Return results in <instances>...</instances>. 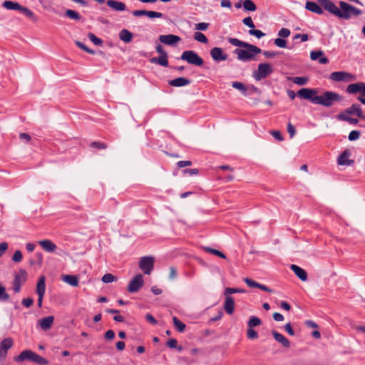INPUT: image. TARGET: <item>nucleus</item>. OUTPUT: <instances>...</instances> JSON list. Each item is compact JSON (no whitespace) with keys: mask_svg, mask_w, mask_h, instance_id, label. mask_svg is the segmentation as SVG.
Listing matches in <instances>:
<instances>
[{"mask_svg":"<svg viewBox=\"0 0 365 365\" xmlns=\"http://www.w3.org/2000/svg\"><path fill=\"white\" fill-rule=\"evenodd\" d=\"M228 41L235 46L241 47V48H236L234 51L237 59L241 61L246 62L253 60L257 54L262 53V50L257 46L237 38H229Z\"/></svg>","mask_w":365,"mask_h":365,"instance_id":"nucleus-1","label":"nucleus"},{"mask_svg":"<svg viewBox=\"0 0 365 365\" xmlns=\"http://www.w3.org/2000/svg\"><path fill=\"white\" fill-rule=\"evenodd\" d=\"M339 6L340 7L339 18L341 19H349L352 16H358L363 14L361 9L343 1L339 2Z\"/></svg>","mask_w":365,"mask_h":365,"instance_id":"nucleus-2","label":"nucleus"},{"mask_svg":"<svg viewBox=\"0 0 365 365\" xmlns=\"http://www.w3.org/2000/svg\"><path fill=\"white\" fill-rule=\"evenodd\" d=\"M341 99L340 96L336 93L332 91H326L321 96H317L315 98V104L322 105L326 107H329L334 104V102Z\"/></svg>","mask_w":365,"mask_h":365,"instance_id":"nucleus-3","label":"nucleus"},{"mask_svg":"<svg viewBox=\"0 0 365 365\" xmlns=\"http://www.w3.org/2000/svg\"><path fill=\"white\" fill-rule=\"evenodd\" d=\"M274 71L272 66L268 63H261L258 65L257 69L252 73V77L256 81H260L267 78Z\"/></svg>","mask_w":365,"mask_h":365,"instance_id":"nucleus-4","label":"nucleus"},{"mask_svg":"<svg viewBox=\"0 0 365 365\" xmlns=\"http://www.w3.org/2000/svg\"><path fill=\"white\" fill-rule=\"evenodd\" d=\"M2 6L8 10H17L24 14L26 16L30 19L34 18V14L28 8L22 6L18 2L11 1H5L2 4Z\"/></svg>","mask_w":365,"mask_h":365,"instance_id":"nucleus-5","label":"nucleus"},{"mask_svg":"<svg viewBox=\"0 0 365 365\" xmlns=\"http://www.w3.org/2000/svg\"><path fill=\"white\" fill-rule=\"evenodd\" d=\"M180 58L188 63L197 66H201L204 63L203 59L193 51H185L182 52Z\"/></svg>","mask_w":365,"mask_h":365,"instance_id":"nucleus-6","label":"nucleus"},{"mask_svg":"<svg viewBox=\"0 0 365 365\" xmlns=\"http://www.w3.org/2000/svg\"><path fill=\"white\" fill-rule=\"evenodd\" d=\"M329 78L337 82H349L355 80V76L346 71H335L330 74Z\"/></svg>","mask_w":365,"mask_h":365,"instance_id":"nucleus-7","label":"nucleus"},{"mask_svg":"<svg viewBox=\"0 0 365 365\" xmlns=\"http://www.w3.org/2000/svg\"><path fill=\"white\" fill-rule=\"evenodd\" d=\"M154 258L153 257H143L139 262L140 269L145 274H150L153 269Z\"/></svg>","mask_w":365,"mask_h":365,"instance_id":"nucleus-8","label":"nucleus"},{"mask_svg":"<svg viewBox=\"0 0 365 365\" xmlns=\"http://www.w3.org/2000/svg\"><path fill=\"white\" fill-rule=\"evenodd\" d=\"M144 281L141 274L135 275L128 286V291L130 293L138 292L143 285Z\"/></svg>","mask_w":365,"mask_h":365,"instance_id":"nucleus-9","label":"nucleus"},{"mask_svg":"<svg viewBox=\"0 0 365 365\" xmlns=\"http://www.w3.org/2000/svg\"><path fill=\"white\" fill-rule=\"evenodd\" d=\"M14 341L11 338L7 337L3 339L0 344V361H4L7 356L8 350L11 348Z\"/></svg>","mask_w":365,"mask_h":365,"instance_id":"nucleus-10","label":"nucleus"},{"mask_svg":"<svg viewBox=\"0 0 365 365\" xmlns=\"http://www.w3.org/2000/svg\"><path fill=\"white\" fill-rule=\"evenodd\" d=\"M317 93L315 89L304 88L298 91L297 94L301 98L309 100L315 104L314 99L317 98Z\"/></svg>","mask_w":365,"mask_h":365,"instance_id":"nucleus-11","label":"nucleus"},{"mask_svg":"<svg viewBox=\"0 0 365 365\" xmlns=\"http://www.w3.org/2000/svg\"><path fill=\"white\" fill-rule=\"evenodd\" d=\"M26 272L24 269H21L19 273L15 276L13 289L16 293L20 292L21 286L26 281Z\"/></svg>","mask_w":365,"mask_h":365,"instance_id":"nucleus-12","label":"nucleus"},{"mask_svg":"<svg viewBox=\"0 0 365 365\" xmlns=\"http://www.w3.org/2000/svg\"><path fill=\"white\" fill-rule=\"evenodd\" d=\"M319 3L325 10L339 18L340 7L338 8L329 0H319Z\"/></svg>","mask_w":365,"mask_h":365,"instance_id":"nucleus-13","label":"nucleus"},{"mask_svg":"<svg viewBox=\"0 0 365 365\" xmlns=\"http://www.w3.org/2000/svg\"><path fill=\"white\" fill-rule=\"evenodd\" d=\"M346 91L351 94L360 93L363 96H365V83L359 82L349 84L346 88Z\"/></svg>","mask_w":365,"mask_h":365,"instance_id":"nucleus-14","label":"nucleus"},{"mask_svg":"<svg viewBox=\"0 0 365 365\" xmlns=\"http://www.w3.org/2000/svg\"><path fill=\"white\" fill-rule=\"evenodd\" d=\"M210 56L215 61L220 62L226 61L227 56L220 47H214L210 50Z\"/></svg>","mask_w":365,"mask_h":365,"instance_id":"nucleus-15","label":"nucleus"},{"mask_svg":"<svg viewBox=\"0 0 365 365\" xmlns=\"http://www.w3.org/2000/svg\"><path fill=\"white\" fill-rule=\"evenodd\" d=\"M159 40L161 43L166 45L172 46L180 41V38L178 36L174 34L160 35Z\"/></svg>","mask_w":365,"mask_h":365,"instance_id":"nucleus-16","label":"nucleus"},{"mask_svg":"<svg viewBox=\"0 0 365 365\" xmlns=\"http://www.w3.org/2000/svg\"><path fill=\"white\" fill-rule=\"evenodd\" d=\"M38 245L41 248L46 252L53 253L55 252L57 246L51 240H42L38 242Z\"/></svg>","mask_w":365,"mask_h":365,"instance_id":"nucleus-17","label":"nucleus"},{"mask_svg":"<svg viewBox=\"0 0 365 365\" xmlns=\"http://www.w3.org/2000/svg\"><path fill=\"white\" fill-rule=\"evenodd\" d=\"M35 352L31 350H24L19 356L14 358L16 362H23L26 360L33 361Z\"/></svg>","mask_w":365,"mask_h":365,"instance_id":"nucleus-18","label":"nucleus"},{"mask_svg":"<svg viewBox=\"0 0 365 365\" xmlns=\"http://www.w3.org/2000/svg\"><path fill=\"white\" fill-rule=\"evenodd\" d=\"M107 5L113 11H124L126 9V6L123 2L116 0H108Z\"/></svg>","mask_w":365,"mask_h":365,"instance_id":"nucleus-19","label":"nucleus"},{"mask_svg":"<svg viewBox=\"0 0 365 365\" xmlns=\"http://www.w3.org/2000/svg\"><path fill=\"white\" fill-rule=\"evenodd\" d=\"M54 321V317L52 316H48L44 318H42L41 319L38 320V324L40 326V327L43 330H48L49 329Z\"/></svg>","mask_w":365,"mask_h":365,"instance_id":"nucleus-20","label":"nucleus"},{"mask_svg":"<svg viewBox=\"0 0 365 365\" xmlns=\"http://www.w3.org/2000/svg\"><path fill=\"white\" fill-rule=\"evenodd\" d=\"M290 269L302 281H306L307 279V274L304 269L296 264H292Z\"/></svg>","mask_w":365,"mask_h":365,"instance_id":"nucleus-21","label":"nucleus"},{"mask_svg":"<svg viewBox=\"0 0 365 365\" xmlns=\"http://www.w3.org/2000/svg\"><path fill=\"white\" fill-rule=\"evenodd\" d=\"M224 308L228 314H232L235 310V301L230 296H225V301L224 303Z\"/></svg>","mask_w":365,"mask_h":365,"instance_id":"nucleus-22","label":"nucleus"},{"mask_svg":"<svg viewBox=\"0 0 365 365\" xmlns=\"http://www.w3.org/2000/svg\"><path fill=\"white\" fill-rule=\"evenodd\" d=\"M305 8L306 9L317 14H322L324 13L323 9L317 3L313 1H307Z\"/></svg>","mask_w":365,"mask_h":365,"instance_id":"nucleus-23","label":"nucleus"},{"mask_svg":"<svg viewBox=\"0 0 365 365\" xmlns=\"http://www.w3.org/2000/svg\"><path fill=\"white\" fill-rule=\"evenodd\" d=\"M272 334L274 338V339L280 343L284 347L288 348L290 346L289 341L282 334L278 333L276 331H272Z\"/></svg>","mask_w":365,"mask_h":365,"instance_id":"nucleus-24","label":"nucleus"},{"mask_svg":"<svg viewBox=\"0 0 365 365\" xmlns=\"http://www.w3.org/2000/svg\"><path fill=\"white\" fill-rule=\"evenodd\" d=\"M46 292V277L41 276L36 284V294L37 295L44 296Z\"/></svg>","mask_w":365,"mask_h":365,"instance_id":"nucleus-25","label":"nucleus"},{"mask_svg":"<svg viewBox=\"0 0 365 365\" xmlns=\"http://www.w3.org/2000/svg\"><path fill=\"white\" fill-rule=\"evenodd\" d=\"M170 85L174 87H181L190 83V81L183 77H179L170 81Z\"/></svg>","mask_w":365,"mask_h":365,"instance_id":"nucleus-26","label":"nucleus"},{"mask_svg":"<svg viewBox=\"0 0 365 365\" xmlns=\"http://www.w3.org/2000/svg\"><path fill=\"white\" fill-rule=\"evenodd\" d=\"M350 155L349 152L345 150L344 151L338 158V164L340 165H351V161L349 160V157Z\"/></svg>","mask_w":365,"mask_h":365,"instance_id":"nucleus-27","label":"nucleus"},{"mask_svg":"<svg viewBox=\"0 0 365 365\" xmlns=\"http://www.w3.org/2000/svg\"><path fill=\"white\" fill-rule=\"evenodd\" d=\"M62 279L64 282L73 287L78 285V278L75 275H63Z\"/></svg>","mask_w":365,"mask_h":365,"instance_id":"nucleus-28","label":"nucleus"},{"mask_svg":"<svg viewBox=\"0 0 365 365\" xmlns=\"http://www.w3.org/2000/svg\"><path fill=\"white\" fill-rule=\"evenodd\" d=\"M120 39L125 43H129L131 41L133 38V34L130 31L127 29H123L120 31L119 34Z\"/></svg>","mask_w":365,"mask_h":365,"instance_id":"nucleus-29","label":"nucleus"},{"mask_svg":"<svg viewBox=\"0 0 365 365\" xmlns=\"http://www.w3.org/2000/svg\"><path fill=\"white\" fill-rule=\"evenodd\" d=\"M346 112L349 114H355L358 117L362 116V110L361 106L359 104H353Z\"/></svg>","mask_w":365,"mask_h":365,"instance_id":"nucleus-30","label":"nucleus"},{"mask_svg":"<svg viewBox=\"0 0 365 365\" xmlns=\"http://www.w3.org/2000/svg\"><path fill=\"white\" fill-rule=\"evenodd\" d=\"M150 61L163 66H168V65L167 55L160 56L158 58H151Z\"/></svg>","mask_w":365,"mask_h":365,"instance_id":"nucleus-31","label":"nucleus"},{"mask_svg":"<svg viewBox=\"0 0 365 365\" xmlns=\"http://www.w3.org/2000/svg\"><path fill=\"white\" fill-rule=\"evenodd\" d=\"M245 10L255 11L257 9L255 4L252 0H245L242 4Z\"/></svg>","mask_w":365,"mask_h":365,"instance_id":"nucleus-32","label":"nucleus"},{"mask_svg":"<svg viewBox=\"0 0 365 365\" xmlns=\"http://www.w3.org/2000/svg\"><path fill=\"white\" fill-rule=\"evenodd\" d=\"M194 39L202 43H207L208 42L207 38L205 35L199 31L194 34Z\"/></svg>","mask_w":365,"mask_h":365,"instance_id":"nucleus-33","label":"nucleus"},{"mask_svg":"<svg viewBox=\"0 0 365 365\" xmlns=\"http://www.w3.org/2000/svg\"><path fill=\"white\" fill-rule=\"evenodd\" d=\"M173 321L175 328L180 331L182 332L185 329V324L179 320L176 317L173 318Z\"/></svg>","mask_w":365,"mask_h":365,"instance_id":"nucleus-34","label":"nucleus"},{"mask_svg":"<svg viewBox=\"0 0 365 365\" xmlns=\"http://www.w3.org/2000/svg\"><path fill=\"white\" fill-rule=\"evenodd\" d=\"M262 324L260 319L257 317L252 316L250 318L248 322L249 328H252L254 327L259 326Z\"/></svg>","mask_w":365,"mask_h":365,"instance_id":"nucleus-35","label":"nucleus"},{"mask_svg":"<svg viewBox=\"0 0 365 365\" xmlns=\"http://www.w3.org/2000/svg\"><path fill=\"white\" fill-rule=\"evenodd\" d=\"M290 80L294 83L295 84H297V85H299V86H303V85H305L307 84V81H308V78H306V77H293V78H290Z\"/></svg>","mask_w":365,"mask_h":365,"instance_id":"nucleus-36","label":"nucleus"},{"mask_svg":"<svg viewBox=\"0 0 365 365\" xmlns=\"http://www.w3.org/2000/svg\"><path fill=\"white\" fill-rule=\"evenodd\" d=\"M66 16L74 20H80L81 16L76 11L71 9H68L66 11Z\"/></svg>","mask_w":365,"mask_h":365,"instance_id":"nucleus-37","label":"nucleus"},{"mask_svg":"<svg viewBox=\"0 0 365 365\" xmlns=\"http://www.w3.org/2000/svg\"><path fill=\"white\" fill-rule=\"evenodd\" d=\"M204 250L207 252H210V253H212L216 256H218L220 258H222V259H225L226 258V256L220 251L217 250H215V249H212V248H210V247H205Z\"/></svg>","mask_w":365,"mask_h":365,"instance_id":"nucleus-38","label":"nucleus"},{"mask_svg":"<svg viewBox=\"0 0 365 365\" xmlns=\"http://www.w3.org/2000/svg\"><path fill=\"white\" fill-rule=\"evenodd\" d=\"M245 291L242 289H237V288H230L227 287L225 289V295L230 296L232 294L235 293H245Z\"/></svg>","mask_w":365,"mask_h":365,"instance_id":"nucleus-39","label":"nucleus"},{"mask_svg":"<svg viewBox=\"0 0 365 365\" xmlns=\"http://www.w3.org/2000/svg\"><path fill=\"white\" fill-rule=\"evenodd\" d=\"M33 362H35V363H36L38 364H41V365H46V364H48V361L46 359H45L44 358H43L42 356L38 355L36 353H35L34 356Z\"/></svg>","mask_w":365,"mask_h":365,"instance_id":"nucleus-40","label":"nucleus"},{"mask_svg":"<svg viewBox=\"0 0 365 365\" xmlns=\"http://www.w3.org/2000/svg\"><path fill=\"white\" fill-rule=\"evenodd\" d=\"M117 280V278L112 274H106L102 277V281L104 283H110Z\"/></svg>","mask_w":365,"mask_h":365,"instance_id":"nucleus-41","label":"nucleus"},{"mask_svg":"<svg viewBox=\"0 0 365 365\" xmlns=\"http://www.w3.org/2000/svg\"><path fill=\"white\" fill-rule=\"evenodd\" d=\"M324 55V53L322 51H312L310 53V58L312 61H319V58L322 57Z\"/></svg>","mask_w":365,"mask_h":365,"instance_id":"nucleus-42","label":"nucleus"},{"mask_svg":"<svg viewBox=\"0 0 365 365\" xmlns=\"http://www.w3.org/2000/svg\"><path fill=\"white\" fill-rule=\"evenodd\" d=\"M361 133L358 130H352L349 133L348 138L350 141L356 140L360 138Z\"/></svg>","mask_w":365,"mask_h":365,"instance_id":"nucleus-43","label":"nucleus"},{"mask_svg":"<svg viewBox=\"0 0 365 365\" xmlns=\"http://www.w3.org/2000/svg\"><path fill=\"white\" fill-rule=\"evenodd\" d=\"M274 43L276 46L279 48H286L287 47V41L281 38H275L274 41Z\"/></svg>","mask_w":365,"mask_h":365,"instance_id":"nucleus-44","label":"nucleus"},{"mask_svg":"<svg viewBox=\"0 0 365 365\" xmlns=\"http://www.w3.org/2000/svg\"><path fill=\"white\" fill-rule=\"evenodd\" d=\"M209 24L206 22L197 23L195 25V29L197 31H206L209 27Z\"/></svg>","mask_w":365,"mask_h":365,"instance_id":"nucleus-45","label":"nucleus"},{"mask_svg":"<svg viewBox=\"0 0 365 365\" xmlns=\"http://www.w3.org/2000/svg\"><path fill=\"white\" fill-rule=\"evenodd\" d=\"M88 36L91 41H92L95 45L100 46L102 44V40L96 37L93 34L90 33Z\"/></svg>","mask_w":365,"mask_h":365,"instance_id":"nucleus-46","label":"nucleus"},{"mask_svg":"<svg viewBox=\"0 0 365 365\" xmlns=\"http://www.w3.org/2000/svg\"><path fill=\"white\" fill-rule=\"evenodd\" d=\"M249 34L252 36H256L257 38H261L265 36V34L260 30L250 29Z\"/></svg>","mask_w":365,"mask_h":365,"instance_id":"nucleus-47","label":"nucleus"},{"mask_svg":"<svg viewBox=\"0 0 365 365\" xmlns=\"http://www.w3.org/2000/svg\"><path fill=\"white\" fill-rule=\"evenodd\" d=\"M9 294L6 292L5 287L0 284V300L6 301L9 299Z\"/></svg>","mask_w":365,"mask_h":365,"instance_id":"nucleus-48","label":"nucleus"},{"mask_svg":"<svg viewBox=\"0 0 365 365\" xmlns=\"http://www.w3.org/2000/svg\"><path fill=\"white\" fill-rule=\"evenodd\" d=\"M247 336L250 339H255L258 338V334L252 328H248Z\"/></svg>","mask_w":365,"mask_h":365,"instance_id":"nucleus-49","label":"nucleus"},{"mask_svg":"<svg viewBox=\"0 0 365 365\" xmlns=\"http://www.w3.org/2000/svg\"><path fill=\"white\" fill-rule=\"evenodd\" d=\"M232 86L233 88H236L237 90H240L242 93H245V91H246L245 86L241 82H238V81L233 82Z\"/></svg>","mask_w":365,"mask_h":365,"instance_id":"nucleus-50","label":"nucleus"},{"mask_svg":"<svg viewBox=\"0 0 365 365\" xmlns=\"http://www.w3.org/2000/svg\"><path fill=\"white\" fill-rule=\"evenodd\" d=\"M339 119L347 121L349 123L354 124V125L358 123V120L356 118H351V117H347V116L344 115H339Z\"/></svg>","mask_w":365,"mask_h":365,"instance_id":"nucleus-51","label":"nucleus"},{"mask_svg":"<svg viewBox=\"0 0 365 365\" xmlns=\"http://www.w3.org/2000/svg\"><path fill=\"white\" fill-rule=\"evenodd\" d=\"M289 29L286 28L281 29L278 32V36L282 38H287L290 35Z\"/></svg>","mask_w":365,"mask_h":365,"instance_id":"nucleus-52","label":"nucleus"},{"mask_svg":"<svg viewBox=\"0 0 365 365\" xmlns=\"http://www.w3.org/2000/svg\"><path fill=\"white\" fill-rule=\"evenodd\" d=\"M22 258L23 256L20 250H16L12 257V260L15 262H19L22 260Z\"/></svg>","mask_w":365,"mask_h":365,"instance_id":"nucleus-53","label":"nucleus"},{"mask_svg":"<svg viewBox=\"0 0 365 365\" xmlns=\"http://www.w3.org/2000/svg\"><path fill=\"white\" fill-rule=\"evenodd\" d=\"M146 16L149 18H161L163 16V14L153 11H147Z\"/></svg>","mask_w":365,"mask_h":365,"instance_id":"nucleus-54","label":"nucleus"},{"mask_svg":"<svg viewBox=\"0 0 365 365\" xmlns=\"http://www.w3.org/2000/svg\"><path fill=\"white\" fill-rule=\"evenodd\" d=\"M242 22L245 25L247 26L251 29H254L255 27L253 21L250 16L246 17L242 20Z\"/></svg>","mask_w":365,"mask_h":365,"instance_id":"nucleus-55","label":"nucleus"},{"mask_svg":"<svg viewBox=\"0 0 365 365\" xmlns=\"http://www.w3.org/2000/svg\"><path fill=\"white\" fill-rule=\"evenodd\" d=\"M244 281L247 284V285L249 286L250 287H255V288L258 287L259 283L256 282L255 281H254L252 279H250L249 278H245L244 279Z\"/></svg>","mask_w":365,"mask_h":365,"instance_id":"nucleus-56","label":"nucleus"},{"mask_svg":"<svg viewBox=\"0 0 365 365\" xmlns=\"http://www.w3.org/2000/svg\"><path fill=\"white\" fill-rule=\"evenodd\" d=\"M76 45L81 48V49H83V51H85L86 52L88 53H91V54H93L94 53V51L93 50H91L89 49L86 46H85L83 43L80 42V41H76Z\"/></svg>","mask_w":365,"mask_h":365,"instance_id":"nucleus-57","label":"nucleus"},{"mask_svg":"<svg viewBox=\"0 0 365 365\" xmlns=\"http://www.w3.org/2000/svg\"><path fill=\"white\" fill-rule=\"evenodd\" d=\"M270 134L277 140L282 141L283 137L282 136L281 133L278 130H271Z\"/></svg>","mask_w":365,"mask_h":365,"instance_id":"nucleus-58","label":"nucleus"},{"mask_svg":"<svg viewBox=\"0 0 365 365\" xmlns=\"http://www.w3.org/2000/svg\"><path fill=\"white\" fill-rule=\"evenodd\" d=\"M298 38H299L301 40V41H302V42H304V41H307L309 40L308 35L304 34H298L294 36V39H298Z\"/></svg>","mask_w":365,"mask_h":365,"instance_id":"nucleus-59","label":"nucleus"},{"mask_svg":"<svg viewBox=\"0 0 365 365\" xmlns=\"http://www.w3.org/2000/svg\"><path fill=\"white\" fill-rule=\"evenodd\" d=\"M33 303H34V300L32 298H30V297L24 299L22 300L23 305L27 308L30 307L33 304Z\"/></svg>","mask_w":365,"mask_h":365,"instance_id":"nucleus-60","label":"nucleus"},{"mask_svg":"<svg viewBox=\"0 0 365 365\" xmlns=\"http://www.w3.org/2000/svg\"><path fill=\"white\" fill-rule=\"evenodd\" d=\"M287 132L289 133L291 138H293L295 135V128L291 123H288L287 125Z\"/></svg>","mask_w":365,"mask_h":365,"instance_id":"nucleus-61","label":"nucleus"},{"mask_svg":"<svg viewBox=\"0 0 365 365\" xmlns=\"http://www.w3.org/2000/svg\"><path fill=\"white\" fill-rule=\"evenodd\" d=\"M115 337V332L110 329L108 330L105 334V338L108 340H111Z\"/></svg>","mask_w":365,"mask_h":365,"instance_id":"nucleus-62","label":"nucleus"},{"mask_svg":"<svg viewBox=\"0 0 365 365\" xmlns=\"http://www.w3.org/2000/svg\"><path fill=\"white\" fill-rule=\"evenodd\" d=\"M262 53L267 58H272L276 56V53L274 51H262Z\"/></svg>","mask_w":365,"mask_h":365,"instance_id":"nucleus-63","label":"nucleus"},{"mask_svg":"<svg viewBox=\"0 0 365 365\" xmlns=\"http://www.w3.org/2000/svg\"><path fill=\"white\" fill-rule=\"evenodd\" d=\"M8 244L5 242L0 243V257L7 250Z\"/></svg>","mask_w":365,"mask_h":365,"instance_id":"nucleus-64","label":"nucleus"}]
</instances>
